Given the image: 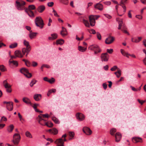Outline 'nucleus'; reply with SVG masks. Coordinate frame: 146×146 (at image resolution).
Instances as JSON below:
<instances>
[{"instance_id": "nucleus-14", "label": "nucleus", "mask_w": 146, "mask_h": 146, "mask_svg": "<svg viewBox=\"0 0 146 146\" xmlns=\"http://www.w3.org/2000/svg\"><path fill=\"white\" fill-rule=\"evenodd\" d=\"M115 141L117 142H119L121 138V135L119 132L116 133L115 136Z\"/></svg>"}, {"instance_id": "nucleus-1", "label": "nucleus", "mask_w": 146, "mask_h": 146, "mask_svg": "<svg viewBox=\"0 0 146 146\" xmlns=\"http://www.w3.org/2000/svg\"><path fill=\"white\" fill-rule=\"evenodd\" d=\"M25 2L22 0H17L16 1V7L17 9L23 10L25 9L24 5Z\"/></svg>"}, {"instance_id": "nucleus-64", "label": "nucleus", "mask_w": 146, "mask_h": 146, "mask_svg": "<svg viewBox=\"0 0 146 146\" xmlns=\"http://www.w3.org/2000/svg\"><path fill=\"white\" fill-rule=\"evenodd\" d=\"M103 86L104 89H106L107 88V84L106 83H104L103 84Z\"/></svg>"}, {"instance_id": "nucleus-35", "label": "nucleus", "mask_w": 146, "mask_h": 146, "mask_svg": "<svg viewBox=\"0 0 146 146\" xmlns=\"http://www.w3.org/2000/svg\"><path fill=\"white\" fill-rule=\"evenodd\" d=\"M9 62L10 64H13V65L16 66H17L18 65V63L17 61L14 60H9Z\"/></svg>"}, {"instance_id": "nucleus-20", "label": "nucleus", "mask_w": 146, "mask_h": 146, "mask_svg": "<svg viewBox=\"0 0 146 146\" xmlns=\"http://www.w3.org/2000/svg\"><path fill=\"white\" fill-rule=\"evenodd\" d=\"M51 37H49L48 39L50 40H53L56 39L58 37V35L56 33H54L51 34Z\"/></svg>"}, {"instance_id": "nucleus-61", "label": "nucleus", "mask_w": 146, "mask_h": 146, "mask_svg": "<svg viewBox=\"0 0 146 146\" xmlns=\"http://www.w3.org/2000/svg\"><path fill=\"white\" fill-rule=\"evenodd\" d=\"M6 91L8 93H11L12 91L11 88H6Z\"/></svg>"}, {"instance_id": "nucleus-7", "label": "nucleus", "mask_w": 146, "mask_h": 146, "mask_svg": "<svg viewBox=\"0 0 146 146\" xmlns=\"http://www.w3.org/2000/svg\"><path fill=\"white\" fill-rule=\"evenodd\" d=\"M109 57V56L107 53H102L101 55V59L102 61H108Z\"/></svg>"}, {"instance_id": "nucleus-46", "label": "nucleus", "mask_w": 146, "mask_h": 146, "mask_svg": "<svg viewBox=\"0 0 146 146\" xmlns=\"http://www.w3.org/2000/svg\"><path fill=\"white\" fill-rule=\"evenodd\" d=\"M69 136L71 137H73L74 135V133L73 132L70 131L69 132Z\"/></svg>"}, {"instance_id": "nucleus-50", "label": "nucleus", "mask_w": 146, "mask_h": 146, "mask_svg": "<svg viewBox=\"0 0 146 146\" xmlns=\"http://www.w3.org/2000/svg\"><path fill=\"white\" fill-rule=\"evenodd\" d=\"M131 41L135 43H138L139 42V40H138L137 39L135 38H132L131 39Z\"/></svg>"}, {"instance_id": "nucleus-40", "label": "nucleus", "mask_w": 146, "mask_h": 146, "mask_svg": "<svg viewBox=\"0 0 146 146\" xmlns=\"http://www.w3.org/2000/svg\"><path fill=\"white\" fill-rule=\"evenodd\" d=\"M47 123H46L45 124V125L47 126V127H53V123L51 122H47Z\"/></svg>"}, {"instance_id": "nucleus-54", "label": "nucleus", "mask_w": 146, "mask_h": 146, "mask_svg": "<svg viewBox=\"0 0 146 146\" xmlns=\"http://www.w3.org/2000/svg\"><path fill=\"white\" fill-rule=\"evenodd\" d=\"M122 54L124 56H125V54L126 53L125 52L123 49H121L120 50Z\"/></svg>"}, {"instance_id": "nucleus-58", "label": "nucleus", "mask_w": 146, "mask_h": 146, "mask_svg": "<svg viewBox=\"0 0 146 146\" xmlns=\"http://www.w3.org/2000/svg\"><path fill=\"white\" fill-rule=\"evenodd\" d=\"M127 29V28L125 25H122V28L121 29V31L124 30V29L125 30Z\"/></svg>"}, {"instance_id": "nucleus-47", "label": "nucleus", "mask_w": 146, "mask_h": 146, "mask_svg": "<svg viewBox=\"0 0 146 146\" xmlns=\"http://www.w3.org/2000/svg\"><path fill=\"white\" fill-rule=\"evenodd\" d=\"M53 12L54 13V15L55 16L57 17H59V16L58 14L56 11L54 9L53 10Z\"/></svg>"}, {"instance_id": "nucleus-60", "label": "nucleus", "mask_w": 146, "mask_h": 146, "mask_svg": "<svg viewBox=\"0 0 146 146\" xmlns=\"http://www.w3.org/2000/svg\"><path fill=\"white\" fill-rule=\"evenodd\" d=\"M136 17L139 19H141L142 18V16L140 15H136Z\"/></svg>"}, {"instance_id": "nucleus-5", "label": "nucleus", "mask_w": 146, "mask_h": 146, "mask_svg": "<svg viewBox=\"0 0 146 146\" xmlns=\"http://www.w3.org/2000/svg\"><path fill=\"white\" fill-rule=\"evenodd\" d=\"M21 137L20 135L18 133H15L13 136V139L12 140L14 145H17L20 141Z\"/></svg>"}, {"instance_id": "nucleus-57", "label": "nucleus", "mask_w": 146, "mask_h": 146, "mask_svg": "<svg viewBox=\"0 0 146 146\" xmlns=\"http://www.w3.org/2000/svg\"><path fill=\"white\" fill-rule=\"evenodd\" d=\"M117 67L116 66H114L111 69V70L112 71H115L117 68Z\"/></svg>"}, {"instance_id": "nucleus-37", "label": "nucleus", "mask_w": 146, "mask_h": 146, "mask_svg": "<svg viewBox=\"0 0 146 146\" xmlns=\"http://www.w3.org/2000/svg\"><path fill=\"white\" fill-rule=\"evenodd\" d=\"M0 70L2 72H3L6 71V69L5 66L3 65H0Z\"/></svg>"}, {"instance_id": "nucleus-36", "label": "nucleus", "mask_w": 146, "mask_h": 146, "mask_svg": "<svg viewBox=\"0 0 146 146\" xmlns=\"http://www.w3.org/2000/svg\"><path fill=\"white\" fill-rule=\"evenodd\" d=\"M116 129L114 128H112L110 131V134L112 135H114V133L116 131Z\"/></svg>"}, {"instance_id": "nucleus-23", "label": "nucleus", "mask_w": 146, "mask_h": 146, "mask_svg": "<svg viewBox=\"0 0 146 146\" xmlns=\"http://www.w3.org/2000/svg\"><path fill=\"white\" fill-rule=\"evenodd\" d=\"M15 54L17 57L22 58L23 57V55H22L20 51L17 50L15 52Z\"/></svg>"}, {"instance_id": "nucleus-15", "label": "nucleus", "mask_w": 146, "mask_h": 146, "mask_svg": "<svg viewBox=\"0 0 146 146\" xmlns=\"http://www.w3.org/2000/svg\"><path fill=\"white\" fill-rule=\"evenodd\" d=\"M132 139L133 142L134 143H137L138 142L141 143L142 142V139L139 137H133Z\"/></svg>"}, {"instance_id": "nucleus-16", "label": "nucleus", "mask_w": 146, "mask_h": 146, "mask_svg": "<svg viewBox=\"0 0 146 146\" xmlns=\"http://www.w3.org/2000/svg\"><path fill=\"white\" fill-rule=\"evenodd\" d=\"M25 12L28 14L29 16L31 18H33L35 16L33 11L30 10H27V9H25Z\"/></svg>"}, {"instance_id": "nucleus-39", "label": "nucleus", "mask_w": 146, "mask_h": 146, "mask_svg": "<svg viewBox=\"0 0 146 146\" xmlns=\"http://www.w3.org/2000/svg\"><path fill=\"white\" fill-rule=\"evenodd\" d=\"M17 46V43H15L13 44H11L9 47L10 48H14L16 47Z\"/></svg>"}, {"instance_id": "nucleus-4", "label": "nucleus", "mask_w": 146, "mask_h": 146, "mask_svg": "<svg viewBox=\"0 0 146 146\" xmlns=\"http://www.w3.org/2000/svg\"><path fill=\"white\" fill-rule=\"evenodd\" d=\"M89 49L91 50L94 51V54H97L99 52H101V50L99 47L96 45H92L90 46Z\"/></svg>"}, {"instance_id": "nucleus-30", "label": "nucleus", "mask_w": 146, "mask_h": 146, "mask_svg": "<svg viewBox=\"0 0 146 146\" xmlns=\"http://www.w3.org/2000/svg\"><path fill=\"white\" fill-rule=\"evenodd\" d=\"M64 43V40L62 39H60L57 40L56 41V44L58 45V44L62 45Z\"/></svg>"}, {"instance_id": "nucleus-52", "label": "nucleus", "mask_w": 146, "mask_h": 146, "mask_svg": "<svg viewBox=\"0 0 146 146\" xmlns=\"http://www.w3.org/2000/svg\"><path fill=\"white\" fill-rule=\"evenodd\" d=\"M7 120V118L6 117L4 116H3L2 117L1 120L0 121L2 122L3 121H6Z\"/></svg>"}, {"instance_id": "nucleus-31", "label": "nucleus", "mask_w": 146, "mask_h": 146, "mask_svg": "<svg viewBox=\"0 0 146 146\" xmlns=\"http://www.w3.org/2000/svg\"><path fill=\"white\" fill-rule=\"evenodd\" d=\"M38 116H40L41 118H42L44 119L45 118H48L49 117V116L48 113L45 114H41Z\"/></svg>"}, {"instance_id": "nucleus-63", "label": "nucleus", "mask_w": 146, "mask_h": 146, "mask_svg": "<svg viewBox=\"0 0 146 146\" xmlns=\"http://www.w3.org/2000/svg\"><path fill=\"white\" fill-rule=\"evenodd\" d=\"M104 15L106 17L109 19H110L111 18V17L110 15L106 14H104Z\"/></svg>"}, {"instance_id": "nucleus-41", "label": "nucleus", "mask_w": 146, "mask_h": 146, "mask_svg": "<svg viewBox=\"0 0 146 146\" xmlns=\"http://www.w3.org/2000/svg\"><path fill=\"white\" fill-rule=\"evenodd\" d=\"M59 1L60 2L64 5H67L68 4V1L66 0H59Z\"/></svg>"}, {"instance_id": "nucleus-22", "label": "nucleus", "mask_w": 146, "mask_h": 146, "mask_svg": "<svg viewBox=\"0 0 146 146\" xmlns=\"http://www.w3.org/2000/svg\"><path fill=\"white\" fill-rule=\"evenodd\" d=\"M127 0H121V1L120 4L119 5H120L121 6L123 9V12L124 13H125L126 11V7L124 5V4L125 3Z\"/></svg>"}, {"instance_id": "nucleus-6", "label": "nucleus", "mask_w": 146, "mask_h": 146, "mask_svg": "<svg viewBox=\"0 0 146 146\" xmlns=\"http://www.w3.org/2000/svg\"><path fill=\"white\" fill-rule=\"evenodd\" d=\"M20 72L23 74L27 77L30 78L32 77L31 73H29L28 70L25 68H22L20 70Z\"/></svg>"}, {"instance_id": "nucleus-34", "label": "nucleus", "mask_w": 146, "mask_h": 146, "mask_svg": "<svg viewBox=\"0 0 146 146\" xmlns=\"http://www.w3.org/2000/svg\"><path fill=\"white\" fill-rule=\"evenodd\" d=\"M25 135L26 136L29 138H32V136L31 133L29 131H27L25 133Z\"/></svg>"}, {"instance_id": "nucleus-2", "label": "nucleus", "mask_w": 146, "mask_h": 146, "mask_svg": "<svg viewBox=\"0 0 146 146\" xmlns=\"http://www.w3.org/2000/svg\"><path fill=\"white\" fill-rule=\"evenodd\" d=\"M35 23L36 26L39 27L41 29L43 28L44 23L41 17H36L35 20Z\"/></svg>"}, {"instance_id": "nucleus-55", "label": "nucleus", "mask_w": 146, "mask_h": 146, "mask_svg": "<svg viewBox=\"0 0 146 146\" xmlns=\"http://www.w3.org/2000/svg\"><path fill=\"white\" fill-rule=\"evenodd\" d=\"M25 64L28 67H30L31 65V63L28 60L26 61V62L25 63Z\"/></svg>"}, {"instance_id": "nucleus-26", "label": "nucleus", "mask_w": 146, "mask_h": 146, "mask_svg": "<svg viewBox=\"0 0 146 146\" xmlns=\"http://www.w3.org/2000/svg\"><path fill=\"white\" fill-rule=\"evenodd\" d=\"M14 126L13 125H11L7 128V130L9 132L11 133L12 132Z\"/></svg>"}, {"instance_id": "nucleus-8", "label": "nucleus", "mask_w": 146, "mask_h": 146, "mask_svg": "<svg viewBox=\"0 0 146 146\" xmlns=\"http://www.w3.org/2000/svg\"><path fill=\"white\" fill-rule=\"evenodd\" d=\"M76 117L77 119L80 121H82L85 119V116L82 113H78L76 114Z\"/></svg>"}, {"instance_id": "nucleus-49", "label": "nucleus", "mask_w": 146, "mask_h": 146, "mask_svg": "<svg viewBox=\"0 0 146 146\" xmlns=\"http://www.w3.org/2000/svg\"><path fill=\"white\" fill-rule=\"evenodd\" d=\"M96 34L99 40H101V36L100 34L99 33L97 32Z\"/></svg>"}, {"instance_id": "nucleus-3", "label": "nucleus", "mask_w": 146, "mask_h": 146, "mask_svg": "<svg viewBox=\"0 0 146 146\" xmlns=\"http://www.w3.org/2000/svg\"><path fill=\"white\" fill-rule=\"evenodd\" d=\"M23 44L26 46V48H23L22 49V52L25 53V52H30L31 50V48L29 42L25 40H24Z\"/></svg>"}, {"instance_id": "nucleus-53", "label": "nucleus", "mask_w": 146, "mask_h": 146, "mask_svg": "<svg viewBox=\"0 0 146 146\" xmlns=\"http://www.w3.org/2000/svg\"><path fill=\"white\" fill-rule=\"evenodd\" d=\"M4 86L6 89L11 88V86L8 83L5 84Z\"/></svg>"}, {"instance_id": "nucleus-44", "label": "nucleus", "mask_w": 146, "mask_h": 146, "mask_svg": "<svg viewBox=\"0 0 146 146\" xmlns=\"http://www.w3.org/2000/svg\"><path fill=\"white\" fill-rule=\"evenodd\" d=\"M51 133H53L54 135H56L58 133V130L56 128H53L52 130Z\"/></svg>"}, {"instance_id": "nucleus-24", "label": "nucleus", "mask_w": 146, "mask_h": 146, "mask_svg": "<svg viewBox=\"0 0 146 146\" xmlns=\"http://www.w3.org/2000/svg\"><path fill=\"white\" fill-rule=\"evenodd\" d=\"M87 47H83L81 46H79L78 47V50L81 52H84L86 50Z\"/></svg>"}, {"instance_id": "nucleus-17", "label": "nucleus", "mask_w": 146, "mask_h": 146, "mask_svg": "<svg viewBox=\"0 0 146 146\" xmlns=\"http://www.w3.org/2000/svg\"><path fill=\"white\" fill-rule=\"evenodd\" d=\"M45 7L44 5H40L39 6L37 9V10L40 13H42L45 9Z\"/></svg>"}, {"instance_id": "nucleus-18", "label": "nucleus", "mask_w": 146, "mask_h": 146, "mask_svg": "<svg viewBox=\"0 0 146 146\" xmlns=\"http://www.w3.org/2000/svg\"><path fill=\"white\" fill-rule=\"evenodd\" d=\"M33 98L35 100L37 101H40L42 98V96L41 94H35Z\"/></svg>"}, {"instance_id": "nucleus-51", "label": "nucleus", "mask_w": 146, "mask_h": 146, "mask_svg": "<svg viewBox=\"0 0 146 146\" xmlns=\"http://www.w3.org/2000/svg\"><path fill=\"white\" fill-rule=\"evenodd\" d=\"M54 3L52 2H48L47 3V5L48 7H52L54 5Z\"/></svg>"}, {"instance_id": "nucleus-27", "label": "nucleus", "mask_w": 146, "mask_h": 146, "mask_svg": "<svg viewBox=\"0 0 146 146\" xmlns=\"http://www.w3.org/2000/svg\"><path fill=\"white\" fill-rule=\"evenodd\" d=\"M114 74L116 75L117 78H119L121 76V70H118L117 71L115 72Z\"/></svg>"}, {"instance_id": "nucleus-19", "label": "nucleus", "mask_w": 146, "mask_h": 146, "mask_svg": "<svg viewBox=\"0 0 146 146\" xmlns=\"http://www.w3.org/2000/svg\"><path fill=\"white\" fill-rule=\"evenodd\" d=\"M7 109L9 111H11L13 109V103L12 102H11V103L7 104L6 106Z\"/></svg>"}, {"instance_id": "nucleus-13", "label": "nucleus", "mask_w": 146, "mask_h": 146, "mask_svg": "<svg viewBox=\"0 0 146 146\" xmlns=\"http://www.w3.org/2000/svg\"><path fill=\"white\" fill-rule=\"evenodd\" d=\"M89 19L90 25L92 26H94L95 23V20L93 16H90Z\"/></svg>"}, {"instance_id": "nucleus-62", "label": "nucleus", "mask_w": 146, "mask_h": 146, "mask_svg": "<svg viewBox=\"0 0 146 146\" xmlns=\"http://www.w3.org/2000/svg\"><path fill=\"white\" fill-rule=\"evenodd\" d=\"M37 65V63L36 62L33 61L32 62V66L33 67H35Z\"/></svg>"}, {"instance_id": "nucleus-59", "label": "nucleus", "mask_w": 146, "mask_h": 146, "mask_svg": "<svg viewBox=\"0 0 146 146\" xmlns=\"http://www.w3.org/2000/svg\"><path fill=\"white\" fill-rule=\"evenodd\" d=\"M52 21L50 18H49V21L48 24V26H50L51 25L50 23H52Z\"/></svg>"}, {"instance_id": "nucleus-38", "label": "nucleus", "mask_w": 146, "mask_h": 146, "mask_svg": "<svg viewBox=\"0 0 146 146\" xmlns=\"http://www.w3.org/2000/svg\"><path fill=\"white\" fill-rule=\"evenodd\" d=\"M36 82L37 81L35 79H34L32 80L30 84L31 87H33V85L36 84Z\"/></svg>"}, {"instance_id": "nucleus-9", "label": "nucleus", "mask_w": 146, "mask_h": 146, "mask_svg": "<svg viewBox=\"0 0 146 146\" xmlns=\"http://www.w3.org/2000/svg\"><path fill=\"white\" fill-rule=\"evenodd\" d=\"M115 38L114 37L110 36L106 39L105 43L106 44H110L113 42Z\"/></svg>"}, {"instance_id": "nucleus-42", "label": "nucleus", "mask_w": 146, "mask_h": 146, "mask_svg": "<svg viewBox=\"0 0 146 146\" xmlns=\"http://www.w3.org/2000/svg\"><path fill=\"white\" fill-rule=\"evenodd\" d=\"M52 120L56 124H58L59 123V122L58 119L55 117H53L52 118Z\"/></svg>"}, {"instance_id": "nucleus-28", "label": "nucleus", "mask_w": 146, "mask_h": 146, "mask_svg": "<svg viewBox=\"0 0 146 146\" xmlns=\"http://www.w3.org/2000/svg\"><path fill=\"white\" fill-rule=\"evenodd\" d=\"M35 9V7L34 5H31L29 6L28 8H27L25 9H27V10L31 11L32 10H34Z\"/></svg>"}, {"instance_id": "nucleus-10", "label": "nucleus", "mask_w": 146, "mask_h": 146, "mask_svg": "<svg viewBox=\"0 0 146 146\" xmlns=\"http://www.w3.org/2000/svg\"><path fill=\"white\" fill-rule=\"evenodd\" d=\"M54 143L57 145V146H64V142L62 138L57 139Z\"/></svg>"}, {"instance_id": "nucleus-56", "label": "nucleus", "mask_w": 146, "mask_h": 146, "mask_svg": "<svg viewBox=\"0 0 146 146\" xmlns=\"http://www.w3.org/2000/svg\"><path fill=\"white\" fill-rule=\"evenodd\" d=\"M140 103L141 105H142L146 101L145 100H144L143 101L142 100H141L139 99H138L137 100Z\"/></svg>"}, {"instance_id": "nucleus-12", "label": "nucleus", "mask_w": 146, "mask_h": 146, "mask_svg": "<svg viewBox=\"0 0 146 146\" xmlns=\"http://www.w3.org/2000/svg\"><path fill=\"white\" fill-rule=\"evenodd\" d=\"M38 122L42 125H45V124L47 122H46V120L41 118L40 116H38Z\"/></svg>"}, {"instance_id": "nucleus-48", "label": "nucleus", "mask_w": 146, "mask_h": 146, "mask_svg": "<svg viewBox=\"0 0 146 146\" xmlns=\"http://www.w3.org/2000/svg\"><path fill=\"white\" fill-rule=\"evenodd\" d=\"M107 53H109L110 54H112L113 51V50L112 49H107Z\"/></svg>"}, {"instance_id": "nucleus-32", "label": "nucleus", "mask_w": 146, "mask_h": 146, "mask_svg": "<svg viewBox=\"0 0 146 146\" xmlns=\"http://www.w3.org/2000/svg\"><path fill=\"white\" fill-rule=\"evenodd\" d=\"M83 23L84 24L85 26L88 27H90V26L88 21L84 19H83Z\"/></svg>"}, {"instance_id": "nucleus-33", "label": "nucleus", "mask_w": 146, "mask_h": 146, "mask_svg": "<svg viewBox=\"0 0 146 146\" xmlns=\"http://www.w3.org/2000/svg\"><path fill=\"white\" fill-rule=\"evenodd\" d=\"M36 34H37L36 33H30L29 35V37L31 39H32L34 38L35 36H36Z\"/></svg>"}, {"instance_id": "nucleus-43", "label": "nucleus", "mask_w": 146, "mask_h": 146, "mask_svg": "<svg viewBox=\"0 0 146 146\" xmlns=\"http://www.w3.org/2000/svg\"><path fill=\"white\" fill-rule=\"evenodd\" d=\"M55 81V79L53 78H52L51 79H48V82H49L50 84H52L54 83Z\"/></svg>"}, {"instance_id": "nucleus-21", "label": "nucleus", "mask_w": 146, "mask_h": 146, "mask_svg": "<svg viewBox=\"0 0 146 146\" xmlns=\"http://www.w3.org/2000/svg\"><path fill=\"white\" fill-rule=\"evenodd\" d=\"M95 8L101 11L103 9V6L100 3H97L95 6Z\"/></svg>"}, {"instance_id": "nucleus-11", "label": "nucleus", "mask_w": 146, "mask_h": 146, "mask_svg": "<svg viewBox=\"0 0 146 146\" xmlns=\"http://www.w3.org/2000/svg\"><path fill=\"white\" fill-rule=\"evenodd\" d=\"M83 131L84 133L88 135H91L92 132L90 128L86 127H83Z\"/></svg>"}, {"instance_id": "nucleus-29", "label": "nucleus", "mask_w": 146, "mask_h": 146, "mask_svg": "<svg viewBox=\"0 0 146 146\" xmlns=\"http://www.w3.org/2000/svg\"><path fill=\"white\" fill-rule=\"evenodd\" d=\"M62 30L61 31L60 34L61 35L63 36H64L66 35V33H63V32H66V28L64 27H62Z\"/></svg>"}, {"instance_id": "nucleus-25", "label": "nucleus", "mask_w": 146, "mask_h": 146, "mask_svg": "<svg viewBox=\"0 0 146 146\" xmlns=\"http://www.w3.org/2000/svg\"><path fill=\"white\" fill-rule=\"evenodd\" d=\"M23 101L27 104H30L31 103L30 100L27 98H24L23 99Z\"/></svg>"}, {"instance_id": "nucleus-45", "label": "nucleus", "mask_w": 146, "mask_h": 146, "mask_svg": "<svg viewBox=\"0 0 146 146\" xmlns=\"http://www.w3.org/2000/svg\"><path fill=\"white\" fill-rule=\"evenodd\" d=\"M123 23L122 21L121 20L120 21H119V27L118 29L119 30L121 29V27L122 26V24Z\"/></svg>"}]
</instances>
